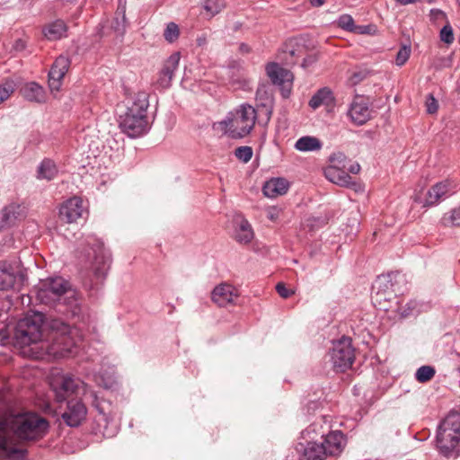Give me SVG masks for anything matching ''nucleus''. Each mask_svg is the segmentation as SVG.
<instances>
[{
	"mask_svg": "<svg viewBox=\"0 0 460 460\" xmlns=\"http://www.w3.org/2000/svg\"><path fill=\"white\" fill-rule=\"evenodd\" d=\"M326 0H309L310 4L314 7H320L325 4Z\"/></svg>",
	"mask_w": 460,
	"mask_h": 460,
	"instance_id": "nucleus-51",
	"label": "nucleus"
},
{
	"mask_svg": "<svg viewBox=\"0 0 460 460\" xmlns=\"http://www.w3.org/2000/svg\"><path fill=\"white\" fill-rule=\"evenodd\" d=\"M252 147L247 146H239L234 151L236 158L243 163H248L252 159Z\"/></svg>",
	"mask_w": 460,
	"mask_h": 460,
	"instance_id": "nucleus-38",
	"label": "nucleus"
},
{
	"mask_svg": "<svg viewBox=\"0 0 460 460\" xmlns=\"http://www.w3.org/2000/svg\"><path fill=\"white\" fill-rule=\"evenodd\" d=\"M276 289L279 295L283 298H288V296H290L291 294H293V291L287 288V287L283 283H278L276 286Z\"/></svg>",
	"mask_w": 460,
	"mask_h": 460,
	"instance_id": "nucleus-47",
	"label": "nucleus"
},
{
	"mask_svg": "<svg viewBox=\"0 0 460 460\" xmlns=\"http://www.w3.org/2000/svg\"><path fill=\"white\" fill-rule=\"evenodd\" d=\"M230 84L235 89H245L249 86V80L246 78L243 71H238L237 75H234L233 71L230 76Z\"/></svg>",
	"mask_w": 460,
	"mask_h": 460,
	"instance_id": "nucleus-34",
	"label": "nucleus"
},
{
	"mask_svg": "<svg viewBox=\"0 0 460 460\" xmlns=\"http://www.w3.org/2000/svg\"><path fill=\"white\" fill-rule=\"evenodd\" d=\"M236 224L237 226L234 234L235 240L240 243H249L254 236L251 224L243 217L238 218Z\"/></svg>",
	"mask_w": 460,
	"mask_h": 460,
	"instance_id": "nucleus-24",
	"label": "nucleus"
},
{
	"mask_svg": "<svg viewBox=\"0 0 460 460\" xmlns=\"http://www.w3.org/2000/svg\"><path fill=\"white\" fill-rule=\"evenodd\" d=\"M87 413L85 405L81 400L70 399L66 411L62 413V419L70 427H77Z\"/></svg>",
	"mask_w": 460,
	"mask_h": 460,
	"instance_id": "nucleus-20",
	"label": "nucleus"
},
{
	"mask_svg": "<svg viewBox=\"0 0 460 460\" xmlns=\"http://www.w3.org/2000/svg\"><path fill=\"white\" fill-rule=\"evenodd\" d=\"M433 66L436 69H443L446 67H450L452 66V59L450 57H443L439 58L433 63Z\"/></svg>",
	"mask_w": 460,
	"mask_h": 460,
	"instance_id": "nucleus-44",
	"label": "nucleus"
},
{
	"mask_svg": "<svg viewBox=\"0 0 460 460\" xmlns=\"http://www.w3.org/2000/svg\"><path fill=\"white\" fill-rule=\"evenodd\" d=\"M148 106L147 93H137L125 114L119 117V126L121 131L133 138L146 134L149 129L146 117Z\"/></svg>",
	"mask_w": 460,
	"mask_h": 460,
	"instance_id": "nucleus-5",
	"label": "nucleus"
},
{
	"mask_svg": "<svg viewBox=\"0 0 460 460\" xmlns=\"http://www.w3.org/2000/svg\"><path fill=\"white\" fill-rule=\"evenodd\" d=\"M358 34H372L375 32V26L373 25H356L352 31Z\"/></svg>",
	"mask_w": 460,
	"mask_h": 460,
	"instance_id": "nucleus-45",
	"label": "nucleus"
},
{
	"mask_svg": "<svg viewBox=\"0 0 460 460\" xmlns=\"http://www.w3.org/2000/svg\"><path fill=\"white\" fill-rule=\"evenodd\" d=\"M84 212L85 208L83 199L75 196L61 204L58 217L61 221L71 224L81 218Z\"/></svg>",
	"mask_w": 460,
	"mask_h": 460,
	"instance_id": "nucleus-15",
	"label": "nucleus"
},
{
	"mask_svg": "<svg viewBox=\"0 0 460 460\" xmlns=\"http://www.w3.org/2000/svg\"><path fill=\"white\" fill-rule=\"evenodd\" d=\"M332 92L327 88L319 90L310 100L309 105L313 109H317L322 105H329L332 102Z\"/></svg>",
	"mask_w": 460,
	"mask_h": 460,
	"instance_id": "nucleus-28",
	"label": "nucleus"
},
{
	"mask_svg": "<svg viewBox=\"0 0 460 460\" xmlns=\"http://www.w3.org/2000/svg\"><path fill=\"white\" fill-rule=\"evenodd\" d=\"M364 79L362 72H353L349 76V80L351 84H357Z\"/></svg>",
	"mask_w": 460,
	"mask_h": 460,
	"instance_id": "nucleus-48",
	"label": "nucleus"
},
{
	"mask_svg": "<svg viewBox=\"0 0 460 460\" xmlns=\"http://www.w3.org/2000/svg\"><path fill=\"white\" fill-rule=\"evenodd\" d=\"M22 95L30 102H43L45 91L42 86L35 82L26 83L21 89Z\"/></svg>",
	"mask_w": 460,
	"mask_h": 460,
	"instance_id": "nucleus-23",
	"label": "nucleus"
},
{
	"mask_svg": "<svg viewBox=\"0 0 460 460\" xmlns=\"http://www.w3.org/2000/svg\"><path fill=\"white\" fill-rule=\"evenodd\" d=\"M37 300L40 304L56 307L62 314L70 313L72 316H77L81 313L78 294L61 277L41 281L37 290Z\"/></svg>",
	"mask_w": 460,
	"mask_h": 460,
	"instance_id": "nucleus-4",
	"label": "nucleus"
},
{
	"mask_svg": "<svg viewBox=\"0 0 460 460\" xmlns=\"http://www.w3.org/2000/svg\"><path fill=\"white\" fill-rule=\"evenodd\" d=\"M211 298L218 306L226 307L236 304L239 293L232 285L222 283L213 289Z\"/></svg>",
	"mask_w": 460,
	"mask_h": 460,
	"instance_id": "nucleus-18",
	"label": "nucleus"
},
{
	"mask_svg": "<svg viewBox=\"0 0 460 460\" xmlns=\"http://www.w3.org/2000/svg\"><path fill=\"white\" fill-rule=\"evenodd\" d=\"M289 188L288 181L284 178H272L265 182L262 188L263 194L268 198H276L284 195Z\"/></svg>",
	"mask_w": 460,
	"mask_h": 460,
	"instance_id": "nucleus-22",
	"label": "nucleus"
},
{
	"mask_svg": "<svg viewBox=\"0 0 460 460\" xmlns=\"http://www.w3.org/2000/svg\"><path fill=\"white\" fill-rule=\"evenodd\" d=\"M14 92V86L12 82H5L0 85V104L6 101Z\"/></svg>",
	"mask_w": 460,
	"mask_h": 460,
	"instance_id": "nucleus-40",
	"label": "nucleus"
},
{
	"mask_svg": "<svg viewBox=\"0 0 460 460\" xmlns=\"http://www.w3.org/2000/svg\"><path fill=\"white\" fill-rule=\"evenodd\" d=\"M43 323L44 314L40 312H31L18 322L15 340L22 349V354L36 359L73 355L83 339L78 329L61 320H52L49 324L52 342L49 344L42 340Z\"/></svg>",
	"mask_w": 460,
	"mask_h": 460,
	"instance_id": "nucleus-1",
	"label": "nucleus"
},
{
	"mask_svg": "<svg viewBox=\"0 0 460 460\" xmlns=\"http://www.w3.org/2000/svg\"><path fill=\"white\" fill-rule=\"evenodd\" d=\"M226 6L224 0H207L203 4V8L209 18L219 13Z\"/></svg>",
	"mask_w": 460,
	"mask_h": 460,
	"instance_id": "nucleus-32",
	"label": "nucleus"
},
{
	"mask_svg": "<svg viewBox=\"0 0 460 460\" xmlns=\"http://www.w3.org/2000/svg\"><path fill=\"white\" fill-rule=\"evenodd\" d=\"M327 429L321 422H314L301 432L305 444L299 443L300 460H326L343 451L346 439L342 432L334 430L325 434Z\"/></svg>",
	"mask_w": 460,
	"mask_h": 460,
	"instance_id": "nucleus-3",
	"label": "nucleus"
},
{
	"mask_svg": "<svg viewBox=\"0 0 460 460\" xmlns=\"http://www.w3.org/2000/svg\"><path fill=\"white\" fill-rule=\"evenodd\" d=\"M57 174V165L51 159H44L38 166L37 178L40 180L51 181Z\"/></svg>",
	"mask_w": 460,
	"mask_h": 460,
	"instance_id": "nucleus-27",
	"label": "nucleus"
},
{
	"mask_svg": "<svg viewBox=\"0 0 460 460\" xmlns=\"http://www.w3.org/2000/svg\"><path fill=\"white\" fill-rule=\"evenodd\" d=\"M437 448L446 457L457 456L460 443V411H452L440 423L437 433Z\"/></svg>",
	"mask_w": 460,
	"mask_h": 460,
	"instance_id": "nucleus-8",
	"label": "nucleus"
},
{
	"mask_svg": "<svg viewBox=\"0 0 460 460\" xmlns=\"http://www.w3.org/2000/svg\"><path fill=\"white\" fill-rule=\"evenodd\" d=\"M256 119V110L250 104H242L218 124L226 134L234 138H242L251 133Z\"/></svg>",
	"mask_w": 460,
	"mask_h": 460,
	"instance_id": "nucleus-9",
	"label": "nucleus"
},
{
	"mask_svg": "<svg viewBox=\"0 0 460 460\" xmlns=\"http://www.w3.org/2000/svg\"><path fill=\"white\" fill-rule=\"evenodd\" d=\"M179 27L174 22H170L167 24L166 29L164 30V39L169 42H173L179 37Z\"/></svg>",
	"mask_w": 460,
	"mask_h": 460,
	"instance_id": "nucleus-39",
	"label": "nucleus"
},
{
	"mask_svg": "<svg viewBox=\"0 0 460 460\" xmlns=\"http://www.w3.org/2000/svg\"><path fill=\"white\" fill-rule=\"evenodd\" d=\"M51 386L58 402L67 400L72 395L75 397L83 396L84 399L90 402L101 414H103V411L99 403L97 393L89 389L79 378H75L69 374L57 375L51 381Z\"/></svg>",
	"mask_w": 460,
	"mask_h": 460,
	"instance_id": "nucleus-6",
	"label": "nucleus"
},
{
	"mask_svg": "<svg viewBox=\"0 0 460 460\" xmlns=\"http://www.w3.org/2000/svg\"><path fill=\"white\" fill-rule=\"evenodd\" d=\"M338 26L342 30L352 32L355 28L354 19L349 14H342L337 21Z\"/></svg>",
	"mask_w": 460,
	"mask_h": 460,
	"instance_id": "nucleus-37",
	"label": "nucleus"
},
{
	"mask_svg": "<svg viewBox=\"0 0 460 460\" xmlns=\"http://www.w3.org/2000/svg\"><path fill=\"white\" fill-rule=\"evenodd\" d=\"M426 111L429 114H434L438 110V102L432 94H429L425 102Z\"/></svg>",
	"mask_w": 460,
	"mask_h": 460,
	"instance_id": "nucleus-42",
	"label": "nucleus"
},
{
	"mask_svg": "<svg viewBox=\"0 0 460 460\" xmlns=\"http://www.w3.org/2000/svg\"><path fill=\"white\" fill-rule=\"evenodd\" d=\"M411 53V46L403 45L400 48L396 54L395 64L398 66H402L409 59Z\"/></svg>",
	"mask_w": 460,
	"mask_h": 460,
	"instance_id": "nucleus-35",
	"label": "nucleus"
},
{
	"mask_svg": "<svg viewBox=\"0 0 460 460\" xmlns=\"http://www.w3.org/2000/svg\"><path fill=\"white\" fill-rule=\"evenodd\" d=\"M81 257L89 263V269L96 279V284L102 282L110 268V252L103 243L94 235H88L81 243Z\"/></svg>",
	"mask_w": 460,
	"mask_h": 460,
	"instance_id": "nucleus-7",
	"label": "nucleus"
},
{
	"mask_svg": "<svg viewBox=\"0 0 460 460\" xmlns=\"http://www.w3.org/2000/svg\"><path fill=\"white\" fill-rule=\"evenodd\" d=\"M266 72L272 84L280 88L282 96L288 98L291 92L293 74L277 63L269 64L266 66Z\"/></svg>",
	"mask_w": 460,
	"mask_h": 460,
	"instance_id": "nucleus-14",
	"label": "nucleus"
},
{
	"mask_svg": "<svg viewBox=\"0 0 460 460\" xmlns=\"http://www.w3.org/2000/svg\"><path fill=\"white\" fill-rule=\"evenodd\" d=\"M16 218V208L9 206L4 208L0 214V227H5L13 223Z\"/></svg>",
	"mask_w": 460,
	"mask_h": 460,
	"instance_id": "nucleus-33",
	"label": "nucleus"
},
{
	"mask_svg": "<svg viewBox=\"0 0 460 460\" xmlns=\"http://www.w3.org/2000/svg\"><path fill=\"white\" fill-rule=\"evenodd\" d=\"M330 361L337 372H344L349 368L355 359L354 348L351 345V339L342 337L332 343L329 352Z\"/></svg>",
	"mask_w": 460,
	"mask_h": 460,
	"instance_id": "nucleus-10",
	"label": "nucleus"
},
{
	"mask_svg": "<svg viewBox=\"0 0 460 460\" xmlns=\"http://www.w3.org/2000/svg\"><path fill=\"white\" fill-rule=\"evenodd\" d=\"M441 224L444 226H460V206L455 208L444 214L441 218Z\"/></svg>",
	"mask_w": 460,
	"mask_h": 460,
	"instance_id": "nucleus-29",
	"label": "nucleus"
},
{
	"mask_svg": "<svg viewBox=\"0 0 460 460\" xmlns=\"http://www.w3.org/2000/svg\"><path fill=\"white\" fill-rule=\"evenodd\" d=\"M49 422L41 416L26 412L0 423V458L20 460L25 450L19 446V439L32 440L43 437Z\"/></svg>",
	"mask_w": 460,
	"mask_h": 460,
	"instance_id": "nucleus-2",
	"label": "nucleus"
},
{
	"mask_svg": "<svg viewBox=\"0 0 460 460\" xmlns=\"http://www.w3.org/2000/svg\"><path fill=\"white\" fill-rule=\"evenodd\" d=\"M407 305H408V309L407 310H403V311L400 312V314L402 317H406V316H408V315L412 314L413 310L415 309L416 303L415 302H410V303L407 304Z\"/></svg>",
	"mask_w": 460,
	"mask_h": 460,
	"instance_id": "nucleus-49",
	"label": "nucleus"
},
{
	"mask_svg": "<svg viewBox=\"0 0 460 460\" xmlns=\"http://www.w3.org/2000/svg\"><path fill=\"white\" fill-rule=\"evenodd\" d=\"M402 278L399 273H392L387 276L378 277L376 280L373 288L376 290L372 296L375 304L379 305L380 310L388 311L390 308L385 306L383 302H388L395 296L396 290L394 288L392 280Z\"/></svg>",
	"mask_w": 460,
	"mask_h": 460,
	"instance_id": "nucleus-13",
	"label": "nucleus"
},
{
	"mask_svg": "<svg viewBox=\"0 0 460 460\" xmlns=\"http://www.w3.org/2000/svg\"><path fill=\"white\" fill-rule=\"evenodd\" d=\"M198 41L199 45L200 46L205 41V40L199 39Z\"/></svg>",
	"mask_w": 460,
	"mask_h": 460,
	"instance_id": "nucleus-54",
	"label": "nucleus"
},
{
	"mask_svg": "<svg viewBox=\"0 0 460 460\" xmlns=\"http://www.w3.org/2000/svg\"><path fill=\"white\" fill-rule=\"evenodd\" d=\"M345 160L346 156L341 153L332 155L330 158L332 164L324 170L326 179L339 186L351 188L356 192H362L361 184L354 181L346 171L340 168Z\"/></svg>",
	"mask_w": 460,
	"mask_h": 460,
	"instance_id": "nucleus-11",
	"label": "nucleus"
},
{
	"mask_svg": "<svg viewBox=\"0 0 460 460\" xmlns=\"http://www.w3.org/2000/svg\"><path fill=\"white\" fill-rule=\"evenodd\" d=\"M322 142L315 137L305 136L295 143V148L300 152H314L322 148Z\"/></svg>",
	"mask_w": 460,
	"mask_h": 460,
	"instance_id": "nucleus-26",
	"label": "nucleus"
},
{
	"mask_svg": "<svg viewBox=\"0 0 460 460\" xmlns=\"http://www.w3.org/2000/svg\"><path fill=\"white\" fill-rule=\"evenodd\" d=\"M395 1L402 5H407L410 4L416 3L418 0H395Z\"/></svg>",
	"mask_w": 460,
	"mask_h": 460,
	"instance_id": "nucleus-52",
	"label": "nucleus"
},
{
	"mask_svg": "<svg viewBox=\"0 0 460 460\" xmlns=\"http://www.w3.org/2000/svg\"><path fill=\"white\" fill-rule=\"evenodd\" d=\"M180 59V53L174 52L165 60L155 82L157 88L167 89L171 86L174 72L179 66Z\"/></svg>",
	"mask_w": 460,
	"mask_h": 460,
	"instance_id": "nucleus-16",
	"label": "nucleus"
},
{
	"mask_svg": "<svg viewBox=\"0 0 460 460\" xmlns=\"http://www.w3.org/2000/svg\"><path fill=\"white\" fill-rule=\"evenodd\" d=\"M257 102L266 109L269 115L271 114V94L268 93L264 86L259 87L256 92Z\"/></svg>",
	"mask_w": 460,
	"mask_h": 460,
	"instance_id": "nucleus-30",
	"label": "nucleus"
},
{
	"mask_svg": "<svg viewBox=\"0 0 460 460\" xmlns=\"http://www.w3.org/2000/svg\"><path fill=\"white\" fill-rule=\"evenodd\" d=\"M25 269L19 261H0V289L20 288L26 281Z\"/></svg>",
	"mask_w": 460,
	"mask_h": 460,
	"instance_id": "nucleus-12",
	"label": "nucleus"
},
{
	"mask_svg": "<svg viewBox=\"0 0 460 460\" xmlns=\"http://www.w3.org/2000/svg\"><path fill=\"white\" fill-rule=\"evenodd\" d=\"M440 40L447 44H451L455 38L451 25L447 24L440 30Z\"/></svg>",
	"mask_w": 460,
	"mask_h": 460,
	"instance_id": "nucleus-41",
	"label": "nucleus"
},
{
	"mask_svg": "<svg viewBox=\"0 0 460 460\" xmlns=\"http://www.w3.org/2000/svg\"><path fill=\"white\" fill-rule=\"evenodd\" d=\"M281 214V208L278 207H270L267 210V217L271 221H276Z\"/></svg>",
	"mask_w": 460,
	"mask_h": 460,
	"instance_id": "nucleus-46",
	"label": "nucleus"
},
{
	"mask_svg": "<svg viewBox=\"0 0 460 460\" xmlns=\"http://www.w3.org/2000/svg\"><path fill=\"white\" fill-rule=\"evenodd\" d=\"M93 380L99 386H102L105 389H110L114 385V378L111 374H108L105 376L101 374H95L93 376Z\"/></svg>",
	"mask_w": 460,
	"mask_h": 460,
	"instance_id": "nucleus-36",
	"label": "nucleus"
},
{
	"mask_svg": "<svg viewBox=\"0 0 460 460\" xmlns=\"http://www.w3.org/2000/svg\"><path fill=\"white\" fill-rule=\"evenodd\" d=\"M456 184L445 180L433 185L427 193L425 206H435L456 191Z\"/></svg>",
	"mask_w": 460,
	"mask_h": 460,
	"instance_id": "nucleus-17",
	"label": "nucleus"
},
{
	"mask_svg": "<svg viewBox=\"0 0 460 460\" xmlns=\"http://www.w3.org/2000/svg\"><path fill=\"white\" fill-rule=\"evenodd\" d=\"M458 1H459V4H460V0H458Z\"/></svg>",
	"mask_w": 460,
	"mask_h": 460,
	"instance_id": "nucleus-55",
	"label": "nucleus"
},
{
	"mask_svg": "<svg viewBox=\"0 0 460 460\" xmlns=\"http://www.w3.org/2000/svg\"><path fill=\"white\" fill-rule=\"evenodd\" d=\"M241 49H242L243 50H245V51H248V50H249V49H248V47H247V46H244V45H242V46H241Z\"/></svg>",
	"mask_w": 460,
	"mask_h": 460,
	"instance_id": "nucleus-53",
	"label": "nucleus"
},
{
	"mask_svg": "<svg viewBox=\"0 0 460 460\" xmlns=\"http://www.w3.org/2000/svg\"><path fill=\"white\" fill-rule=\"evenodd\" d=\"M370 114L368 102L362 96H356L348 111L350 119L357 125H363L370 119Z\"/></svg>",
	"mask_w": 460,
	"mask_h": 460,
	"instance_id": "nucleus-21",
	"label": "nucleus"
},
{
	"mask_svg": "<svg viewBox=\"0 0 460 460\" xmlns=\"http://www.w3.org/2000/svg\"><path fill=\"white\" fill-rule=\"evenodd\" d=\"M70 60L64 56L58 57L52 65L49 73V86L51 92H58L62 85V80L68 71Z\"/></svg>",
	"mask_w": 460,
	"mask_h": 460,
	"instance_id": "nucleus-19",
	"label": "nucleus"
},
{
	"mask_svg": "<svg viewBox=\"0 0 460 460\" xmlns=\"http://www.w3.org/2000/svg\"><path fill=\"white\" fill-rule=\"evenodd\" d=\"M67 26L63 20H56L43 29L44 36L49 40H60L66 36Z\"/></svg>",
	"mask_w": 460,
	"mask_h": 460,
	"instance_id": "nucleus-25",
	"label": "nucleus"
},
{
	"mask_svg": "<svg viewBox=\"0 0 460 460\" xmlns=\"http://www.w3.org/2000/svg\"><path fill=\"white\" fill-rule=\"evenodd\" d=\"M292 42L293 41H290L288 44H287L285 49L283 50L284 54L288 55V57L281 58L287 65L294 64L296 62L294 60L296 50L292 48Z\"/></svg>",
	"mask_w": 460,
	"mask_h": 460,
	"instance_id": "nucleus-43",
	"label": "nucleus"
},
{
	"mask_svg": "<svg viewBox=\"0 0 460 460\" xmlns=\"http://www.w3.org/2000/svg\"><path fill=\"white\" fill-rule=\"evenodd\" d=\"M436 374L434 367L429 365L421 366L415 372V378L419 383L430 381Z\"/></svg>",
	"mask_w": 460,
	"mask_h": 460,
	"instance_id": "nucleus-31",
	"label": "nucleus"
},
{
	"mask_svg": "<svg viewBox=\"0 0 460 460\" xmlns=\"http://www.w3.org/2000/svg\"><path fill=\"white\" fill-rule=\"evenodd\" d=\"M348 171L351 173L357 174L360 171V165L358 163H355L348 168Z\"/></svg>",
	"mask_w": 460,
	"mask_h": 460,
	"instance_id": "nucleus-50",
	"label": "nucleus"
}]
</instances>
